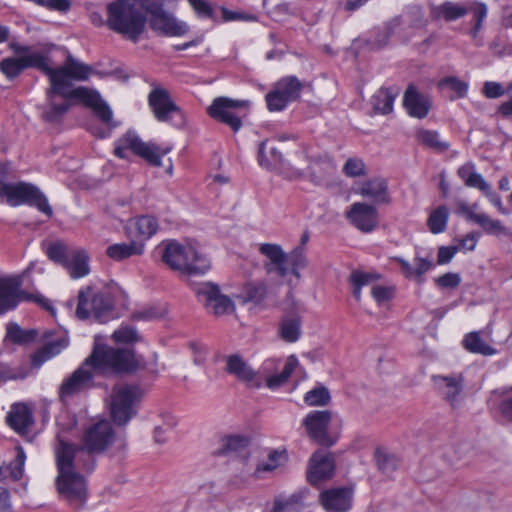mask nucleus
Wrapping results in <instances>:
<instances>
[{
    "mask_svg": "<svg viewBox=\"0 0 512 512\" xmlns=\"http://www.w3.org/2000/svg\"><path fill=\"white\" fill-rule=\"evenodd\" d=\"M302 84L295 76L283 77L277 81L273 89L266 95L267 107L270 111H282L286 106L300 97Z\"/></svg>",
    "mask_w": 512,
    "mask_h": 512,
    "instance_id": "f3484780",
    "label": "nucleus"
},
{
    "mask_svg": "<svg viewBox=\"0 0 512 512\" xmlns=\"http://www.w3.org/2000/svg\"><path fill=\"white\" fill-rule=\"evenodd\" d=\"M463 345L469 352L484 356H491L496 353V350L485 342L478 332L467 334L463 340Z\"/></svg>",
    "mask_w": 512,
    "mask_h": 512,
    "instance_id": "c9c22d12",
    "label": "nucleus"
},
{
    "mask_svg": "<svg viewBox=\"0 0 512 512\" xmlns=\"http://www.w3.org/2000/svg\"><path fill=\"white\" fill-rule=\"evenodd\" d=\"M139 338L137 330L130 326H121L113 333V339L116 342L132 343L138 341Z\"/></svg>",
    "mask_w": 512,
    "mask_h": 512,
    "instance_id": "09e8293b",
    "label": "nucleus"
},
{
    "mask_svg": "<svg viewBox=\"0 0 512 512\" xmlns=\"http://www.w3.org/2000/svg\"><path fill=\"white\" fill-rule=\"evenodd\" d=\"M474 223L479 225L487 234L497 236L507 234V230L500 220L493 219L484 212H479Z\"/></svg>",
    "mask_w": 512,
    "mask_h": 512,
    "instance_id": "79ce46f5",
    "label": "nucleus"
},
{
    "mask_svg": "<svg viewBox=\"0 0 512 512\" xmlns=\"http://www.w3.org/2000/svg\"><path fill=\"white\" fill-rule=\"evenodd\" d=\"M143 251V244L131 241L129 243H116L108 246L106 254L109 258L115 261H122L131 256L141 255Z\"/></svg>",
    "mask_w": 512,
    "mask_h": 512,
    "instance_id": "7c9ffc66",
    "label": "nucleus"
},
{
    "mask_svg": "<svg viewBox=\"0 0 512 512\" xmlns=\"http://www.w3.org/2000/svg\"><path fill=\"white\" fill-rule=\"evenodd\" d=\"M6 338L16 344H27L37 337L34 329L24 330L16 323L7 324Z\"/></svg>",
    "mask_w": 512,
    "mask_h": 512,
    "instance_id": "ea45409f",
    "label": "nucleus"
},
{
    "mask_svg": "<svg viewBox=\"0 0 512 512\" xmlns=\"http://www.w3.org/2000/svg\"><path fill=\"white\" fill-rule=\"evenodd\" d=\"M396 94L392 89H379L372 97V105L375 111L388 114L393 109Z\"/></svg>",
    "mask_w": 512,
    "mask_h": 512,
    "instance_id": "4c0bfd02",
    "label": "nucleus"
},
{
    "mask_svg": "<svg viewBox=\"0 0 512 512\" xmlns=\"http://www.w3.org/2000/svg\"><path fill=\"white\" fill-rule=\"evenodd\" d=\"M259 252L265 257L264 268L268 274L285 277L289 274L288 257L282 247L274 243H263Z\"/></svg>",
    "mask_w": 512,
    "mask_h": 512,
    "instance_id": "4be33fe9",
    "label": "nucleus"
},
{
    "mask_svg": "<svg viewBox=\"0 0 512 512\" xmlns=\"http://www.w3.org/2000/svg\"><path fill=\"white\" fill-rule=\"evenodd\" d=\"M128 229L131 236L147 240L157 232L158 222L153 216H139L129 222Z\"/></svg>",
    "mask_w": 512,
    "mask_h": 512,
    "instance_id": "c756f323",
    "label": "nucleus"
},
{
    "mask_svg": "<svg viewBox=\"0 0 512 512\" xmlns=\"http://www.w3.org/2000/svg\"><path fill=\"white\" fill-rule=\"evenodd\" d=\"M456 213L464 217L468 221L474 222L479 212L477 211V204L468 205L467 203L460 201L457 203Z\"/></svg>",
    "mask_w": 512,
    "mask_h": 512,
    "instance_id": "13d9d810",
    "label": "nucleus"
},
{
    "mask_svg": "<svg viewBox=\"0 0 512 512\" xmlns=\"http://www.w3.org/2000/svg\"><path fill=\"white\" fill-rule=\"evenodd\" d=\"M164 0H141V6L149 14V23L156 33L168 37H181L189 31V25L162 9Z\"/></svg>",
    "mask_w": 512,
    "mask_h": 512,
    "instance_id": "9d476101",
    "label": "nucleus"
},
{
    "mask_svg": "<svg viewBox=\"0 0 512 512\" xmlns=\"http://www.w3.org/2000/svg\"><path fill=\"white\" fill-rule=\"evenodd\" d=\"M248 104V101H239L228 97H217L207 108V113L216 121L230 126L234 131H238L242 126L238 112L246 108Z\"/></svg>",
    "mask_w": 512,
    "mask_h": 512,
    "instance_id": "a211bd4d",
    "label": "nucleus"
},
{
    "mask_svg": "<svg viewBox=\"0 0 512 512\" xmlns=\"http://www.w3.org/2000/svg\"><path fill=\"white\" fill-rule=\"evenodd\" d=\"M458 251H460V247L458 246L439 247L437 254V263L439 265L448 264Z\"/></svg>",
    "mask_w": 512,
    "mask_h": 512,
    "instance_id": "bf43d9fd",
    "label": "nucleus"
},
{
    "mask_svg": "<svg viewBox=\"0 0 512 512\" xmlns=\"http://www.w3.org/2000/svg\"><path fill=\"white\" fill-rule=\"evenodd\" d=\"M301 335V321L297 317L285 318L279 326V336L285 342H296Z\"/></svg>",
    "mask_w": 512,
    "mask_h": 512,
    "instance_id": "58836bf2",
    "label": "nucleus"
},
{
    "mask_svg": "<svg viewBox=\"0 0 512 512\" xmlns=\"http://www.w3.org/2000/svg\"><path fill=\"white\" fill-rule=\"evenodd\" d=\"M16 57L5 58L0 62L1 72L10 79L17 77L25 68H37L49 79V89L46 102L42 106V118L48 122L59 121L71 107V101L76 100L89 107L94 114L107 125L104 130L92 129L99 137H108L113 123V112L102 99L98 91L87 87H74L73 81H84L89 78L92 68L71 56L64 65L57 68L50 66L48 54L44 51L33 50L28 46L13 45Z\"/></svg>",
    "mask_w": 512,
    "mask_h": 512,
    "instance_id": "f257e3e1",
    "label": "nucleus"
},
{
    "mask_svg": "<svg viewBox=\"0 0 512 512\" xmlns=\"http://www.w3.org/2000/svg\"><path fill=\"white\" fill-rule=\"evenodd\" d=\"M483 94L489 99H495L503 96L506 92L502 84L494 81H487L483 85Z\"/></svg>",
    "mask_w": 512,
    "mask_h": 512,
    "instance_id": "4d7b16f0",
    "label": "nucleus"
},
{
    "mask_svg": "<svg viewBox=\"0 0 512 512\" xmlns=\"http://www.w3.org/2000/svg\"><path fill=\"white\" fill-rule=\"evenodd\" d=\"M433 381L437 389L442 393L444 398L454 406L457 401L460 393L462 392V382L463 379L461 376H434Z\"/></svg>",
    "mask_w": 512,
    "mask_h": 512,
    "instance_id": "cd10ccee",
    "label": "nucleus"
},
{
    "mask_svg": "<svg viewBox=\"0 0 512 512\" xmlns=\"http://www.w3.org/2000/svg\"><path fill=\"white\" fill-rule=\"evenodd\" d=\"M375 458L378 468L384 473H390L397 468V460L392 454L378 449Z\"/></svg>",
    "mask_w": 512,
    "mask_h": 512,
    "instance_id": "de8ad7c7",
    "label": "nucleus"
},
{
    "mask_svg": "<svg viewBox=\"0 0 512 512\" xmlns=\"http://www.w3.org/2000/svg\"><path fill=\"white\" fill-rule=\"evenodd\" d=\"M332 413L328 410H317L308 413L302 420L308 437L321 446L330 447L336 443V437L329 432Z\"/></svg>",
    "mask_w": 512,
    "mask_h": 512,
    "instance_id": "dca6fc26",
    "label": "nucleus"
},
{
    "mask_svg": "<svg viewBox=\"0 0 512 512\" xmlns=\"http://www.w3.org/2000/svg\"><path fill=\"white\" fill-rule=\"evenodd\" d=\"M298 365V359L291 355L287 358L283 369L279 372V361L267 359L258 372H255L246 361L238 355H229L226 358V371L243 382L249 388H260L265 382L271 390L283 386Z\"/></svg>",
    "mask_w": 512,
    "mask_h": 512,
    "instance_id": "7ed1b4c3",
    "label": "nucleus"
},
{
    "mask_svg": "<svg viewBox=\"0 0 512 512\" xmlns=\"http://www.w3.org/2000/svg\"><path fill=\"white\" fill-rule=\"evenodd\" d=\"M380 279V275L377 273H365L355 271L351 274V282L353 285L366 286Z\"/></svg>",
    "mask_w": 512,
    "mask_h": 512,
    "instance_id": "6e6d98bb",
    "label": "nucleus"
},
{
    "mask_svg": "<svg viewBox=\"0 0 512 512\" xmlns=\"http://www.w3.org/2000/svg\"><path fill=\"white\" fill-rule=\"evenodd\" d=\"M449 219V210L441 205L433 209L427 219V226L433 234H439L445 231Z\"/></svg>",
    "mask_w": 512,
    "mask_h": 512,
    "instance_id": "e433bc0d",
    "label": "nucleus"
},
{
    "mask_svg": "<svg viewBox=\"0 0 512 512\" xmlns=\"http://www.w3.org/2000/svg\"><path fill=\"white\" fill-rule=\"evenodd\" d=\"M47 256L63 266L72 279H79L90 273L89 257L83 249H72L61 242H56L48 247Z\"/></svg>",
    "mask_w": 512,
    "mask_h": 512,
    "instance_id": "9b49d317",
    "label": "nucleus"
},
{
    "mask_svg": "<svg viewBox=\"0 0 512 512\" xmlns=\"http://www.w3.org/2000/svg\"><path fill=\"white\" fill-rule=\"evenodd\" d=\"M476 245L477 238L473 234H468L460 240L457 246L460 247V250L473 251Z\"/></svg>",
    "mask_w": 512,
    "mask_h": 512,
    "instance_id": "338daca9",
    "label": "nucleus"
},
{
    "mask_svg": "<svg viewBox=\"0 0 512 512\" xmlns=\"http://www.w3.org/2000/svg\"><path fill=\"white\" fill-rule=\"evenodd\" d=\"M330 399L329 391L323 386L313 388L304 396V402L308 406H325L330 402Z\"/></svg>",
    "mask_w": 512,
    "mask_h": 512,
    "instance_id": "c03bdc74",
    "label": "nucleus"
},
{
    "mask_svg": "<svg viewBox=\"0 0 512 512\" xmlns=\"http://www.w3.org/2000/svg\"><path fill=\"white\" fill-rule=\"evenodd\" d=\"M144 391L138 385H115L107 398V406L113 422L118 426L126 425L137 413Z\"/></svg>",
    "mask_w": 512,
    "mask_h": 512,
    "instance_id": "6e6552de",
    "label": "nucleus"
},
{
    "mask_svg": "<svg viewBox=\"0 0 512 512\" xmlns=\"http://www.w3.org/2000/svg\"><path fill=\"white\" fill-rule=\"evenodd\" d=\"M159 250L164 264L182 275H204L211 268L210 259L197 242L168 241Z\"/></svg>",
    "mask_w": 512,
    "mask_h": 512,
    "instance_id": "39448f33",
    "label": "nucleus"
},
{
    "mask_svg": "<svg viewBox=\"0 0 512 512\" xmlns=\"http://www.w3.org/2000/svg\"><path fill=\"white\" fill-rule=\"evenodd\" d=\"M114 440V431L111 423L106 419H92L82 429L79 444L69 443L61 434L57 436L59 450L71 452L78 465L95 466L94 455L102 453Z\"/></svg>",
    "mask_w": 512,
    "mask_h": 512,
    "instance_id": "20e7f679",
    "label": "nucleus"
},
{
    "mask_svg": "<svg viewBox=\"0 0 512 512\" xmlns=\"http://www.w3.org/2000/svg\"><path fill=\"white\" fill-rule=\"evenodd\" d=\"M457 174L467 187L479 190L487 188V182L482 175L476 171L475 164L472 162H467L460 166Z\"/></svg>",
    "mask_w": 512,
    "mask_h": 512,
    "instance_id": "473e14b6",
    "label": "nucleus"
},
{
    "mask_svg": "<svg viewBox=\"0 0 512 512\" xmlns=\"http://www.w3.org/2000/svg\"><path fill=\"white\" fill-rule=\"evenodd\" d=\"M440 87L449 89L455 93V97L463 98L468 92V83L455 76H450L442 79L439 83Z\"/></svg>",
    "mask_w": 512,
    "mask_h": 512,
    "instance_id": "49530a36",
    "label": "nucleus"
},
{
    "mask_svg": "<svg viewBox=\"0 0 512 512\" xmlns=\"http://www.w3.org/2000/svg\"><path fill=\"white\" fill-rule=\"evenodd\" d=\"M135 0H115L107 6V26L123 37L136 42L143 33L146 17L136 7Z\"/></svg>",
    "mask_w": 512,
    "mask_h": 512,
    "instance_id": "0eeeda50",
    "label": "nucleus"
},
{
    "mask_svg": "<svg viewBox=\"0 0 512 512\" xmlns=\"http://www.w3.org/2000/svg\"><path fill=\"white\" fill-rule=\"evenodd\" d=\"M347 220L358 230L369 233L375 230L379 225V215L375 206L355 202L345 212Z\"/></svg>",
    "mask_w": 512,
    "mask_h": 512,
    "instance_id": "aec40b11",
    "label": "nucleus"
},
{
    "mask_svg": "<svg viewBox=\"0 0 512 512\" xmlns=\"http://www.w3.org/2000/svg\"><path fill=\"white\" fill-rule=\"evenodd\" d=\"M299 154V159L285 160L276 148L267 150L266 141H262L258 149V163L267 170H280L290 177H299L310 169V160L306 156V151L302 150Z\"/></svg>",
    "mask_w": 512,
    "mask_h": 512,
    "instance_id": "1a4fd4ad",
    "label": "nucleus"
},
{
    "mask_svg": "<svg viewBox=\"0 0 512 512\" xmlns=\"http://www.w3.org/2000/svg\"><path fill=\"white\" fill-rule=\"evenodd\" d=\"M245 291L246 292L243 296L245 301L258 300L265 295L266 287L263 283L260 282L247 283L245 286Z\"/></svg>",
    "mask_w": 512,
    "mask_h": 512,
    "instance_id": "603ef678",
    "label": "nucleus"
},
{
    "mask_svg": "<svg viewBox=\"0 0 512 512\" xmlns=\"http://www.w3.org/2000/svg\"><path fill=\"white\" fill-rule=\"evenodd\" d=\"M140 366V360L129 349H115L96 345L85 362L66 378L59 388V397L66 399L90 387L93 371L102 374L132 372Z\"/></svg>",
    "mask_w": 512,
    "mask_h": 512,
    "instance_id": "f03ea898",
    "label": "nucleus"
},
{
    "mask_svg": "<svg viewBox=\"0 0 512 512\" xmlns=\"http://www.w3.org/2000/svg\"><path fill=\"white\" fill-rule=\"evenodd\" d=\"M149 105L158 121L166 122L180 109L171 100L168 92L162 88L153 89L148 97Z\"/></svg>",
    "mask_w": 512,
    "mask_h": 512,
    "instance_id": "5701e85b",
    "label": "nucleus"
},
{
    "mask_svg": "<svg viewBox=\"0 0 512 512\" xmlns=\"http://www.w3.org/2000/svg\"><path fill=\"white\" fill-rule=\"evenodd\" d=\"M247 445V440L241 436H230L226 440V448L231 451H236Z\"/></svg>",
    "mask_w": 512,
    "mask_h": 512,
    "instance_id": "0e129e2a",
    "label": "nucleus"
},
{
    "mask_svg": "<svg viewBox=\"0 0 512 512\" xmlns=\"http://www.w3.org/2000/svg\"><path fill=\"white\" fill-rule=\"evenodd\" d=\"M356 193L371 200L375 204L390 202L388 185L383 178H373L362 182L357 187Z\"/></svg>",
    "mask_w": 512,
    "mask_h": 512,
    "instance_id": "393cba45",
    "label": "nucleus"
},
{
    "mask_svg": "<svg viewBox=\"0 0 512 512\" xmlns=\"http://www.w3.org/2000/svg\"><path fill=\"white\" fill-rule=\"evenodd\" d=\"M392 260L400 265L402 274L409 279L414 278L420 280L433 266L430 258L419 256L414 258L413 264H410L402 257H393Z\"/></svg>",
    "mask_w": 512,
    "mask_h": 512,
    "instance_id": "c85d7f7f",
    "label": "nucleus"
},
{
    "mask_svg": "<svg viewBox=\"0 0 512 512\" xmlns=\"http://www.w3.org/2000/svg\"><path fill=\"white\" fill-rule=\"evenodd\" d=\"M195 293L206 309L216 316L228 315L235 310L232 300L222 294L215 284L210 282L201 283L195 288Z\"/></svg>",
    "mask_w": 512,
    "mask_h": 512,
    "instance_id": "6ab92c4d",
    "label": "nucleus"
},
{
    "mask_svg": "<svg viewBox=\"0 0 512 512\" xmlns=\"http://www.w3.org/2000/svg\"><path fill=\"white\" fill-rule=\"evenodd\" d=\"M128 149L153 166H161V158L170 151L169 148L161 149L153 143L143 142L134 132H127L117 140L114 154L121 159H125Z\"/></svg>",
    "mask_w": 512,
    "mask_h": 512,
    "instance_id": "4468645a",
    "label": "nucleus"
},
{
    "mask_svg": "<svg viewBox=\"0 0 512 512\" xmlns=\"http://www.w3.org/2000/svg\"><path fill=\"white\" fill-rule=\"evenodd\" d=\"M67 345L68 341L64 338L46 344L33 355V365L39 367L48 359L58 355Z\"/></svg>",
    "mask_w": 512,
    "mask_h": 512,
    "instance_id": "72a5a7b5",
    "label": "nucleus"
},
{
    "mask_svg": "<svg viewBox=\"0 0 512 512\" xmlns=\"http://www.w3.org/2000/svg\"><path fill=\"white\" fill-rule=\"evenodd\" d=\"M461 282V277L457 273H446L436 279V283L442 288H455Z\"/></svg>",
    "mask_w": 512,
    "mask_h": 512,
    "instance_id": "052dcab7",
    "label": "nucleus"
},
{
    "mask_svg": "<svg viewBox=\"0 0 512 512\" xmlns=\"http://www.w3.org/2000/svg\"><path fill=\"white\" fill-rule=\"evenodd\" d=\"M471 11L473 12L474 18V26L470 30L471 37L477 41V45H481L482 42L478 39L479 32L482 27V22L487 16V6L484 3H475L471 7Z\"/></svg>",
    "mask_w": 512,
    "mask_h": 512,
    "instance_id": "a18cd8bd",
    "label": "nucleus"
},
{
    "mask_svg": "<svg viewBox=\"0 0 512 512\" xmlns=\"http://www.w3.org/2000/svg\"><path fill=\"white\" fill-rule=\"evenodd\" d=\"M287 257L289 272H291L297 278H300L299 271L306 268L308 265V260L304 248H295L289 254H287Z\"/></svg>",
    "mask_w": 512,
    "mask_h": 512,
    "instance_id": "37998d69",
    "label": "nucleus"
},
{
    "mask_svg": "<svg viewBox=\"0 0 512 512\" xmlns=\"http://www.w3.org/2000/svg\"><path fill=\"white\" fill-rule=\"evenodd\" d=\"M189 4L200 18H212L213 8L206 0H188Z\"/></svg>",
    "mask_w": 512,
    "mask_h": 512,
    "instance_id": "5fc2aeb1",
    "label": "nucleus"
},
{
    "mask_svg": "<svg viewBox=\"0 0 512 512\" xmlns=\"http://www.w3.org/2000/svg\"><path fill=\"white\" fill-rule=\"evenodd\" d=\"M343 171L348 177H358L365 174V164L361 159L349 158L344 167Z\"/></svg>",
    "mask_w": 512,
    "mask_h": 512,
    "instance_id": "3c124183",
    "label": "nucleus"
},
{
    "mask_svg": "<svg viewBox=\"0 0 512 512\" xmlns=\"http://www.w3.org/2000/svg\"><path fill=\"white\" fill-rule=\"evenodd\" d=\"M416 140L420 144L437 151H444L449 147L446 142L440 139L439 134L436 131L424 129L418 130L416 132Z\"/></svg>",
    "mask_w": 512,
    "mask_h": 512,
    "instance_id": "a19ab883",
    "label": "nucleus"
},
{
    "mask_svg": "<svg viewBox=\"0 0 512 512\" xmlns=\"http://www.w3.org/2000/svg\"><path fill=\"white\" fill-rule=\"evenodd\" d=\"M193 352V361L197 365H201L206 361L208 355V348L199 343H193L191 345Z\"/></svg>",
    "mask_w": 512,
    "mask_h": 512,
    "instance_id": "680f3d73",
    "label": "nucleus"
},
{
    "mask_svg": "<svg viewBox=\"0 0 512 512\" xmlns=\"http://www.w3.org/2000/svg\"><path fill=\"white\" fill-rule=\"evenodd\" d=\"M403 104L410 116L419 119L426 117L431 107L430 99L413 86H409L405 91Z\"/></svg>",
    "mask_w": 512,
    "mask_h": 512,
    "instance_id": "a878e982",
    "label": "nucleus"
},
{
    "mask_svg": "<svg viewBox=\"0 0 512 512\" xmlns=\"http://www.w3.org/2000/svg\"><path fill=\"white\" fill-rule=\"evenodd\" d=\"M26 456L21 447H17L15 459L10 463V474L14 480H19L24 474Z\"/></svg>",
    "mask_w": 512,
    "mask_h": 512,
    "instance_id": "8fccbe9b",
    "label": "nucleus"
},
{
    "mask_svg": "<svg viewBox=\"0 0 512 512\" xmlns=\"http://www.w3.org/2000/svg\"><path fill=\"white\" fill-rule=\"evenodd\" d=\"M371 295L378 304H382L393 297L394 289L388 286L373 285Z\"/></svg>",
    "mask_w": 512,
    "mask_h": 512,
    "instance_id": "864d4df0",
    "label": "nucleus"
},
{
    "mask_svg": "<svg viewBox=\"0 0 512 512\" xmlns=\"http://www.w3.org/2000/svg\"><path fill=\"white\" fill-rule=\"evenodd\" d=\"M286 460V456L284 452L280 451H271L267 455L266 459L261 460L254 472L253 475L257 478H261L264 473H269L274 471L276 468L281 466Z\"/></svg>",
    "mask_w": 512,
    "mask_h": 512,
    "instance_id": "f704fd0d",
    "label": "nucleus"
},
{
    "mask_svg": "<svg viewBox=\"0 0 512 512\" xmlns=\"http://www.w3.org/2000/svg\"><path fill=\"white\" fill-rule=\"evenodd\" d=\"M499 410L503 418L512 421V397L504 399L500 403Z\"/></svg>",
    "mask_w": 512,
    "mask_h": 512,
    "instance_id": "774afa93",
    "label": "nucleus"
},
{
    "mask_svg": "<svg viewBox=\"0 0 512 512\" xmlns=\"http://www.w3.org/2000/svg\"><path fill=\"white\" fill-rule=\"evenodd\" d=\"M466 13L467 9L465 7L453 2H445L431 8L432 18L437 20L453 21L463 17Z\"/></svg>",
    "mask_w": 512,
    "mask_h": 512,
    "instance_id": "2f4dec72",
    "label": "nucleus"
},
{
    "mask_svg": "<svg viewBox=\"0 0 512 512\" xmlns=\"http://www.w3.org/2000/svg\"><path fill=\"white\" fill-rule=\"evenodd\" d=\"M320 499L328 512H347L352 505V491L347 488H334L322 492Z\"/></svg>",
    "mask_w": 512,
    "mask_h": 512,
    "instance_id": "b1692460",
    "label": "nucleus"
},
{
    "mask_svg": "<svg viewBox=\"0 0 512 512\" xmlns=\"http://www.w3.org/2000/svg\"><path fill=\"white\" fill-rule=\"evenodd\" d=\"M22 281L18 276H0V314L13 310L26 300H34L49 309L48 300L33 297L21 289Z\"/></svg>",
    "mask_w": 512,
    "mask_h": 512,
    "instance_id": "2eb2a0df",
    "label": "nucleus"
},
{
    "mask_svg": "<svg viewBox=\"0 0 512 512\" xmlns=\"http://www.w3.org/2000/svg\"><path fill=\"white\" fill-rule=\"evenodd\" d=\"M0 197L4 198L10 206H19L25 203L35 205L41 212L47 216L52 215L47 198L32 184L5 183L0 187Z\"/></svg>",
    "mask_w": 512,
    "mask_h": 512,
    "instance_id": "f8f14e48",
    "label": "nucleus"
},
{
    "mask_svg": "<svg viewBox=\"0 0 512 512\" xmlns=\"http://www.w3.org/2000/svg\"><path fill=\"white\" fill-rule=\"evenodd\" d=\"M335 470V461L332 454L318 450L314 452L309 461L307 470L308 481L317 485L332 477Z\"/></svg>",
    "mask_w": 512,
    "mask_h": 512,
    "instance_id": "412c9836",
    "label": "nucleus"
},
{
    "mask_svg": "<svg viewBox=\"0 0 512 512\" xmlns=\"http://www.w3.org/2000/svg\"><path fill=\"white\" fill-rule=\"evenodd\" d=\"M111 310L112 302L103 292L91 286H87L79 291L75 311L79 319L94 317L99 322H105Z\"/></svg>",
    "mask_w": 512,
    "mask_h": 512,
    "instance_id": "ddd939ff",
    "label": "nucleus"
},
{
    "mask_svg": "<svg viewBox=\"0 0 512 512\" xmlns=\"http://www.w3.org/2000/svg\"><path fill=\"white\" fill-rule=\"evenodd\" d=\"M7 422L17 433L26 434L34 423L32 410L26 404H14L7 415Z\"/></svg>",
    "mask_w": 512,
    "mask_h": 512,
    "instance_id": "bb28decb",
    "label": "nucleus"
},
{
    "mask_svg": "<svg viewBox=\"0 0 512 512\" xmlns=\"http://www.w3.org/2000/svg\"><path fill=\"white\" fill-rule=\"evenodd\" d=\"M58 476L56 487L60 497L71 504L81 505L87 496L86 481L82 473L91 472L94 467L78 465L71 452L55 448Z\"/></svg>",
    "mask_w": 512,
    "mask_h": 512,
    "instance_id": "423d86ee",
    "label": "nucleus"
},
{
    "mask_svg": "<svg viewBox=\"0 0 512 512\" xmlns=\"http://www.w3.org/2000/svg\"><path fill=\"white\" fill-rule=\"evenodd\" d=\"M480 191L489 199V201L498 209V211L502 214H506L507 211L504 208L500 196L493 192L490 185L487 183L486 189H481Z\"/></svg>",
    "mask_w": 512,
    "mask_h": 512,
    "instance_id": "e2e57ef3",
    "label": "nucleus"
},
{
    "mask_svg": "<svg viewBox=\"0 0 512 512\" xmlns=\"http://www.w3.org/2000/svg\"><path fill=\"white\" fill-rule=\"evenodd\" d=\"M0 512H14L7 489L0 487Z\"/></svg>",
    "mask_w": 512,
    "mask_h": 512,
    "instance_id": "69168bd1",
    "label": "nucleus"
}]
</instances>
